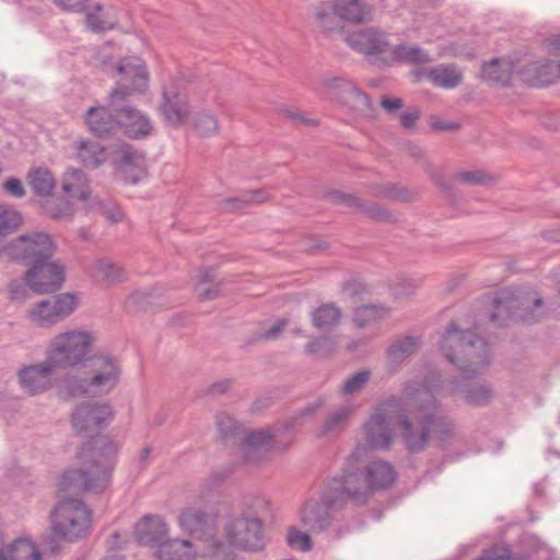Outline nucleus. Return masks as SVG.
I'll list each match as a JSON object with an SVG mask.
<instances>
[{
	"instance_id": "obj_46",
	"label": "nucleus",
	"mask_w": 560,
	"mask_h": 560,
	"mask_svg": "<svg viewBox=\"0 0 560 560\" xmlns=\"http://www.w3.org/2000/svg\"><path fill=\"white\" fill-rule=\"evenodd\" d=\"M375 197L389 198L400 202H411L416 199V194L406 187H398L394 184L377 185L374 187Z\"/></svg>"
},
{
	"instance_id": "obj_51",
	"label": "nucleus",
	"mask_w": 560,
	"mask_h": 560,
	"mask_svg": "<svg viewBox=\"0 0 560 560\" xmlns=\"http://www.w3.org/2000/svg\"><path fill=\"white\" fill-rule=\"evenodd\" d=\"M382 308H378L375 305L360 306L354 312L353 322L360 328L365 327L371 322L382 316Z\"/></svg>"
},
{
	"instance_id": "obj_8",
	"label": "nucleus",
	"mask_w": 560,
	"mask_h": 560,
	"mask_svg": "<svg viewBox=\"0 0 560 560\" xmlns=\"http://www.w3.org/2000/svg\"><path fill=\"white\" fill-rule=\"evenodd\" d=\"M545 315L542 298L536 292L504 288L493 298L490 320L502 324L515 318L526 324L540 320Z\"/></svg>"
},
{
	"instance_id": "obj_28",
	"label": "nucleus",
	"mask_w": 560,
	"mask_h": 560,
	"mask_svg": "<svg viewBox=\"0 0 560 560\" xmlns=\"http://www.w3.org/2000/svg\"><path fill=\"white\" fill-rule=\"evenodd\" d=\"M364 459H366V456ZM364 470L375 492L389 488L397 478V472L393 465L385 460H374L371 463L364 460Z\"/></svg>"
},
{
	"instance_id": "obj_17",
	"label": "nucleus",
	"mask_w": 560,
	"mask_h": 560,
	"mask_svg": "<svg viewBox=\"0 0 560 560\" xmlns=\"http://www.w3.org/2000/svg\"><path fill=\"white\" fill-rule=\"evenodd\" d=\"M331 203L340 205L355 210L359 213L378 222H395L396 217L388 209L375 201L364 200L358 196L334 190L328 194Z\"/></svg>"
},
{
	"instance_id": "obj_26",
	"label": "nucleus",
	"mask_w": 560,
	"mask_h": 560,
	"mask_svg": "<svg viewBox=\"0 0 560 560\" xmlns=\"http://www.w3.org/2000/svg\"><path fill=\"white\" fill-rule=\"evenodd\" d=\"M418 80L425 78L434 86L454 89L463 81V74L455 65H439L416 72Z\"/></svg>"
},
{
	"instance_id": "obj_22",
	"label": "nucleus",
	"mask_w": 560,
	"mask_h": 560,
	"mask_svg": "<svg viewBox=\"0 0 560 560\" xmlns=\"http://www.w3.org/2000/svg\"><path fill=\"white\" fill-rule=\"evenodd\" d=\"M329 511H335L324 501V492L320 502H307L301 512V523L310 533L317 534L326 530L331 525Z\"/></svg>"
},
{
	"instance_id": "obj_10",
	"label": "nucleus",
	"mask_w": 560,
	"mask_h": 560,
	"mask_svg": "<svg viewBox=\"0 0 560 560\" xmlns=\"http://www.w3.org/2000/svg\"><path fill=\"white\" fill-rule=\"evenodd\" d=\"M92 523V511L82 500L67 498L51 513V529L65 540L75 541L88 535Z\"/></svg>"
},
{
	"instance_id": "obj_25",
	"label": "nucleus",
	"mask_w": 560,
	"mask_h": 560,
	"mask_svg": "<svg viewBox=\"0 0 560 560\" xmlns=\"http://www.w3.org/2000/svg\"><path fill=\"white\" fill-rule=\"evenodd\" d=\"M167 525L161 516H144L135 528L137 540L142 545H160L167 536Z\"/></svg>"
},
{
	"instance_id": "obj_34",
	"label": "nucleus",
	"mask_w": 560,
	"mask_h": 560,
	"mask_svg": "<svg viewBox=\"0 0 560 560\" xmlns=\"http://www.w3.org/2000/svg\"><path fill=\"white\" fill-rule=\"evenodd\" d=\"M63 192L73 199L86 200L91 189L86 175L81 170H68L62 177Z\"/></svg>"
},
{
	"instance_id": "obj_60",
	"label": "nucleus",
	"mask_w": 560,
	"mask_h": 560,
	"mask_svg": "<svg viewBox=\"0 0 560 560\" xmlns=\"http://www.w3.org/2000/svg\"><path fill=\"white\" fill-rule=\"evenodd\" d=\"M420 116L421 112L418 108L406 110L400 115V126L405 129H412Z\"/></svg>"
},
{
	"instance_id": "obj_16",
	"label": "nucleus",
	"mask_w": 560,
	"mask_h": 560,
	"mask_svg": "<svg viewBox=\"0 0 560 560\" xmlns=\"http://www.w3.org/2000/svg\"><path fill=\"white\" fill-rule=\"evenodd\" d=\"M113 418L112 406L106 402L85 401L75 407L71 423L78 433L101 428Z\"/></svg>"
},
{
	"instance_id": "obj_36",
	"label": "nucleus",
	"mask_w": 560,
	"mask_h": 560,
	"mask_svg": "<svg viewBox=\"0 0 560 560\" xmlns=\"http://www.w3.org/2000/svg\"><path fill=\"white\" fill-rule=\"evenodd\" d=\"M337 11L345 21L362 23L371 19L372 10L362 0H338Z\"/></svg>"
},
{
	"instance_id": "obj_61",
	"label": "nucleus",
	"mask_w": 560,
	"mask_h": 560,
	"mask_svg": "<svg viewBox=\"0 0 560 560\" xmlns=\"http://www.w3.org/2000/svg\"><path fill=\"white\" fill-rule=\"evenodd\" d=\"M430 126L438 131H454L460 128V125L455 121H445L438 117L430 118Z\"/></svg>"
},
{
	"instance_id": "obj_63",
	"label": "nucleus",
	"mask_w": 560,
	"mask_h": 560,
	"mask_svg": "<svg viewBox=\"0 0 560 560\" xmlns=\"http://www.w3.org/2000/svg\"><path fill=\"white\" fill-rule=\"evenodd\" d=\"M25 289L19 280H11L8 284V295L11 301H19L25 298Z\"/></svg>"
},
{
	"instance_id": "obj_27",
	"label": "nucleus",
	"mask_w": 560,
	"mask_h": 560,
	"mask_svg": "<svg viewBox=\"0 0 560 560\" xmlns=\"http://www.w3.org/2000/svg\"><path fill=\"white\" fill-rule=\"evenodd\" d=\"M468 378L464 376L463 381H451L448 386L450 394H462L465 400L474 406L487 405L492 398V389L483 383H467Z\"/></svg>"
},
{
	"instance_id": "obj_15",
	"label": "nucleus",
	"mask_w": 560,
	"mask_h": 560,
	"mask_svg": "<svg viewBox=\"0 0 560 560\" xmlns=\"http://www.w3.org/2000/svg\"><path fill=\"white\" fill-rule=\"evenodd\" d=\"M116 71L120 79L113 91H120L124 96L132 97L147 89L149 74L144 62L140 58L126 57L121 59Z\"/></svg>"
},
{
	"instance_id": "obj_35",
	"label": "nucleus",
	"mask_w": 560,
	"mask_h": 560,
	"mask_svg": "<svg viewBox=\"0 0 560 560\" xmlns=\"http://www.w3.org/2000/svg\"><path fill=\"white\" fill-rule=\"evenodd\" d=\"M339 103L347 106L358 116L364 118L374 117L375 108L369 95L357 88L354 84L351 85L346 95H342V100Z\"/></svg>"
},
{
	"instance_id": "obj_64",
	"label": "nucleus",
	"mask_w": 560,
	"mask_h": 560,
	"mask_svg": "<svg viewBox=\"0 0 560 560\" xmlns=\"http://www.w3.org/2000/svg\"><path fill=\"white\" fill-rule=\"evenodd\" d=\"M380 104L388 114H395L398 109L404 107L402 100L398 97L390 98L383 96Z\"/></svg>"
},
{
	"instance_id": "obj_47",
	"label": "nucleus",
	"mask_w": 560,
	"mask_h": 560,
	"mask_svg": "<svg viewBox=\"0 0 560 560\" xmlns=\"http://www.w3.org/2000/svg\"><path fill=\"white\" fill-rule=\"evenodd\" d=\"M337 347V340L334 336H318L313 337L305 346L304 351L308 355L322 354L329 355L331 354Z\"/></svg>"
},
{
	"instance_id": "obj_57",
	"label": "nucleus",
	"mask_w": 560,
	"mask_h": 560,
	"mask_svg": "<svg viewBox=\"0 0 560 560\" xmlns=\"http://www.w3.org/2000/svg\"><path fill=\"white\" fill-rule=\"evenodd\" d=\"M98 211L113 223H117L122 220V212L116 205L105 203L102 201L98 203Z\"/></svg>"
},
{
	"instance_id": "obj_29",
	"label": "nucleus",
	"mask_w": 560,
	"mask_h": 560,
	"mask_svg": "<svg viewBox=\"0 0 560 560\" xmlns=\"http://www.w3.org/2000/svg\"><path fill=\"white\" fill-rule=\"evenodd\" d=\"M197 552L189 540L172 539L160 544L155 555L159 560H194Z\"/></svg>"
},
{
	"instance_id": "obj_4",
	"label": "nucleus",
	"mask_w": 560,
	"mask_h": 560,
	"mask_svg": "<svg viewBox=\"0 0 560 560\" xmlns=\"http://www.w3.org/2000/svg\"><path fill=\"white\" fill-rule=\"evenodd\" d=\"M322 406L320 401L311 404L300 413L289 420L280 429L272 432L259 430L245 436V429L226 413L217 415V430L223 441H241L244 460L248 464H256L270 447L284 448L292 442V430L301 424L304 417L311 416Z\"/></svg>"
},
{
	"instance_id": "obj_55",
	"label": "nucleus",
	"mask_w": 560,
	"mask_h": 560,
	"mask_svg": "<svg viewBox=\"0 0 560 560\" xmlns=\"http://www.w3.org/2000/svg\"><path fill=\"white\" fill-rule=\"evenodd\" d=\"M222 288H223V281H219L211 285L207 284L205 287H200L196 291H197L199 300L210 301V300H214L221 295Z\"/></svg>"
},
{
	"instance_id": "obj_52",
	"label": "nucleus",
	"mask_w": 560,
	"mask_h": 560,
	"mask_svg": "<svg viewBox=\"0 0 560 560\" xmlns=\"http://www.w3.org/2000/svg\"><path fill=\"white\" fill-rule=\"evenodd\" d=\"M103 8L101 4H96L92 12H88L85 16V22L88 27L92 32H104L113 28V23L106 21L102 16Z\"/></svg>"
},
{
	"instance_id": "obj_31",
	"label": "nucleus",
	"mask_w": 560,
	"mask_h": 560,
	"mask_svg": "<svg viewBox=\"0 0 560 560\" xmlns=\"http://www.w3.org/2000/svg\"><path fill=\"white\" fill-rule=\"evenodd\" d=\"M0 560H42V555L32 540L18 538L0 547Z\"/></svg>"
},
{
	"instance_id": "obj_50",
	"label": "nucleus",
	"mask_w": 560,
	"mask_h": 560,
	"mask_svg": "<svg viewBox=\"0 0 560 560\" xmlns=\"http://www.w3.org/2000/svg\"><path fill=\"white\" fill-rule=\"evenodd\" d=\"M455 177L468 185H489L494 182V177L482 170L463 171Z\"/></svg>"
},
{
	"instance_id": "obj_59",
	"label": "nucleus",
	"mask_w": 560,
	"mask_h": 560,
	"mask_svg": "<svg viewBox=\"0 0 560 560\" xmlns=\"http://www.w3.org/2000/svg\"><path fill=\"white\" fill-rule=\"evenodd\" d=\"M65 11L81 13L86 9L88 0H54Z\"/></svg>"
},
{
	"instance_id": "obj_48",
	"label": "nucleus",
	"mask_w": 560,
	"mask_h": 560,
	"mask_svg": "<svg viewBox=\"0 0 560 560\" xmlns=\"http://www.w3.org/2000/svg\"><path fill=\"white\" fill-rule=\"evenodd\" d=\"M352 84L353 83L346 78L331 77L322 80L320 89L324 93L340 102L342 100V95H346Z\"/></svg>"
},
{
	"instance_id": "obj_11",
	"label": "nucleus",
	"mask_w": 560,
	"mask_h": 560,
	"mask_svg": "<svg viewBox=\"0 0 560 560\" xmlns=\"http://www.w3.org/2000/svg\"><path fill=\"white\" fill-rule=\"evenodd\" d=\"M178 523L184 532L205 541V556L214 560L225 559L226 547L214 537L213 522L206 512L195 508L185 509L178 516Z\"/></svg>"
},
{
	"instance_id": "obj_39",
	"label": "nucleus",
	"mask_w": 560,
	"mask_h": 560,
	"mask_svg": "<svg viewBox=\"0 0 560 560\" xmlns=\"http://www.w3.org/2000/svg\"><path fill=\"white\" fill-rule=\"evenodd\" d=\"M77 149L78 159L88 168H96L106 161V151L98 142L80 141Z\"/></svg>"
},
{
	"instance_id": "obj_38",
	"label": "nucleus",
	"mask_w": 560,
	"mask_h": 560,
	"mask_svg": "<svg viewBox=\"0 0 560 560\" xmlns=\"http://www.w3.org/2000/svg\"><path fill=\"white\" fill-rule=\"evenodd\" d=\"M512 63L508 60L492 59L482 67V78L493 84L506 85L512 75Z\"/></svg>"
},
{
	"instance_id": "obj_54",
	"label": "nucleus",
	"mask_w": 560,
	"mask_h": 560,
	"mask_svg": "<svg viewBox=\"0 0 560 560\" xmlns=\"http://www.w3.org/2000/svg\"><path fill=\"white\" fill-rule=\"evenodd\" d=\"M288 326L287 319H280L275 323L269 329L266 331L258 334L254 337L253 341L258 340H273L280 337L284 328Z\"/></svg>"
},
{
	"instance_id": "obj_23",
	"label": "nucleus",
	"mask_w": 560,
	"mask_h": 560,
	"mask_svg": "<svg viewBox=\"0 0 560 560\" xmlns=\"http://www.w3.org/2000/svg\"><path fill=\"white\" fill-rule=\"evenodd\" d=\"M85 124L89 130L97 136L104 137L114 133L119 129V120L116 113L107 105L93 106L86 110Z\"/></svg>"
},
{
	"instance_id": "obj_3",
	"label": "nucleus",
	"mask_w": 560,
	"mask_h": 560,
	"mask_svg": "<svg viewBox=\"0 0 560 560\" xmlns=\"http://www.w3.org/2000/svg\"><path fill=\"white\" fill-rule=\"evenodd\" d=\"M117 446L106 436L86 442L79 453L85 468L68 469L61 476L60 491L103 492L110 482Z\"/></svg>"
},
{
	"instance_id": "obj_32",
	"label": "nucleus",
	"mask_w": 560,
	"mask_h": 560,
	"mask_svg": "<svg viewBox=\"0 0 560 560\" xmlns=\"http://www.w3.org/2000/svg\"><path fill=\"white\" fill-rule=\"evenodd\" d=\"M341 310L335 303H323L311 313L312 325L324 332L334 330L341 320Z\"/></svg>"
},
{
	"instance_id": "obj_13",
	"label": "nucleus",
	"mask_w": 560,
	"mask_h": 560,
	"mask_svg": "<svg viewBox=\"0 0 560 560\" xmlns=\"http://www.w3.org/2000/svg\"><path fill=\"white\" fill-rule=\"evenodd\" d=\"M109 106L117 114L119 128L130 138H143L152 131L150 119L131 104V97L124 96L120 91H112Z\"/></svg>"
},
{
	"instance_id": "obj_40",
	"label": "nucleus",
	"mask_w": 560,
	"mask_h": 560,
	"mask_svg": "<svg viewBox=\"0 0 560 560\" xmlns=\"http://www.w3.org/2000/svg\"><path fill=\"white\" fill-rule=\"evenodd\" d=\"M94 271L96 277L110 284L124 282L128 279V272L120 265L107 258L95 261Z\"/></svg>"
},
{
	"instance_id": "obj_53",
	"label": "nucleus",
	"mask_w": 560,
	"mask_h": 560,
	"mask_svg": "<svg viewBox=\"0 0 560 560\" xmlns=\"http://www.w3.org/2000/svg\"><path fill=\"white\" fill-rule=\"evenodd\" d=\"M287 542L293 549L308 551L312 549V541L306 533H302L294 527H290L287 535Z\"/></svg>"
},
{
	"instance_id": "obj_12",
	"label": "nucleus",
	"mask_w": 560,
	"mask_h": 560,
	"mask_svg": "<svg viewBox=\"0 0 560 560\" xmlns=\"http://www.w3.org/2000/svg\"><path fill=\"white\" fill-rule=\"evenodd\" d=\"M78 301L74 294L60 293L50 299L36 303L28 311V319L38 327H51L68 316L77 308Z\"/></svg>"
},
{
	"instance_id": "obj_2",
	"label": "nucleus",
	"mask_w": 560,
	"mask_h": 560,
	"mask_svg": "<svg viewBox=\"0 0 560 560\" xmlns=\"http://www.w3.org/2000/svg\"><path fill=\"white\" fill-rule=\"evenodd\" d=\"M57 248L49 233L34 230L10 241L0 240V260L26 267L23 280L33 292L54 293L65 281V267L54 259Z\"/></svg>"
},
{
	"instance_id": "obj_43",
	"label": "nucleus",
	"mask_w": 560,
	"mask_h": 560,
	"mask_svg": "<svg viewBox=\"0 0 560 560\" xmlns=\"http://www.w3.org/2000/svg\"><path fill=\"white\" fill-rule=\"evenodd\" d=\"M44 212L51 219H71L74 214V208L70 201L65 198H50L43 203Z\"/></svg>"
},
{
	"instance_id": "obj_20",
	"label": "nucleus",
	"mask_w": 560,
	"mask_h": 560,
	"mask_svg": "<svg viewBox=\"0 0 560 560\" xmlns=\"http://www.w3.org/2000/svg\"><path fill=\"white\" fill-rule=\"evenodd\" d=\"M118 172L126 183L137 184L147 176L143 153L129 144L121 145L116 152Z\"/></svg>"
},
{
	"instance_id": "obj_21",
	"label": "nucleus",
	"mask_w": 560,
	"mask_h": 560,
	"mask_svg": "<svg viewBox=\"0 0 560 560\" xmlns=\"http://www.w3.org/2000/svg\"><path fill=\"white\" fill-rule=\"evenodd\" d=\"M160 108L165 121L175 128L180 127L190 113L187 94L174 89L163 91Z\"/></svg>"
},
{
	"instance_id": "obj_19",
	"label": "nucleus",
	"mask_w": 560,
	"mask_h": 560,
	"mask_svg": "<svg viewBox=\"0 0 560 560\" xmlns=\"http://www.w3.org/2000/svg\"><path fill=\"white\" fill-rule=\"evenodd\" d=\"M345 42L354 50L368 56H382L390 50L384 33L366 28L348 34Z\"/></svg>"
},
{
	"instance_id": "obj_41",
	"label": "nucleus",
	"mask_w": 560,
	"mask_h": 560,
	"mask_svg": "<svg viewBox=\"0 0 560 560\" xmlns=\"http://www.w3.org/2000/svg\"><path fill=\"white\" fill-rule=\"evenodd\" d=\"M315 20L318 27L325 33H334L342 28V16L336 5L323 4L316 9Z\"/></svg>"
},
{
	"instance_id": "obj_58",
	"label": "nucleus",
	"mask_w": 560,
	"mask_h": 560,
	"mask_svg": "<svg viewBox=\"0 0 560 560\" xmlns=\"http://www.w3.org/2000/svg\"><path fill=\"white\" fill-rule=\"evenodd\" d=\"M3 190L12 197L22 198L26 195V190L19 178L11 177L3 183Z\"/></svg>"
},
{
	"instance_id": "obj_18",
	"label": "nucleus",
	"mask_w": 560,
	"mask_h": 560,
	"mask_svg": "<svg viewBox=\"0 0 560 560\" xmlns=\"http://www.w3.org/2000/svg\"><path fill=\"white\" fill-rule=\"evenodd\" d=\"M58 368L54 362H49V357L34 365L22 369L19 378L22 387L31 395H36L48 390L52 386V376Z\"/></svg>"
},
{
	"instance_id": "obj_9",
	"label": "nucleus",
	"mask_w": 560,
	"mask_h": 560,
	"mask_svg": "<svg viewBox=\"0 0 560 560\" xmlns=\"http://www.w3.org/2000/svg\"><path fill=\"white\" fill-rule=\"evenodd\" d=\"M94 341L93 332L88 330L60 332L50 340L47 348L49 362H54L58 369L83 366L91 358Z\"/></svg>"
},
{
	"instance_id": "obj_1",
	"label": "nucleus",
	"mask_w": 560,
	"mask_h": 560,
	"mask_svg": "<svg viewBox=\"0 0 560 560\" xmlns=\"http://www.w3.org/2000/svg\"><path fill=\"white\" fill-rule=\"evenodd\" d=\"M404 406L412 412L413 418L406 413L397 417V425L405 448L411 454L423 452L430 443L445 447L455 438V424L441 410L439 400L430 388L416 382L404 387L402 399L390 397L378 405L374 413L364 424V440L370 448L387 450L393 444L389 413Z\"/></svg>"
},
{
	"instance_id": "obj_33",
	"label": "nucleus",
	"mask_w": 560,
	"mask_h": 560,
	"mask_svg": "<svg viewBox=\"0 0 560 560\" xmlns=\"http://www.w3.org/2000/svg\"><path fill=\"white\" fill-rule=\"evenodd\" d=\"M420 338L416 336H402L395 339L386 350L387 361L390 365H399L407 358L417 352Z\"/></svg>"
},
{
	"instance_id": "obj_7",
	"label": "nucleus",
	"mask_w": 560,
	"mask_h": 560,
	"mask_svg": "<svg viewBox=\"0 0 560 560\" xmlns=\"http://www.w3.org/2000/svg\"><path fill=\"white\" fill-rule=\"evenodd\" d=\"M120 366L112 357L103 355L91 365V376L67 374L62 380L61 394L67 397L103 396L109 394L119 383Z\"/></svg>"
},
{
	"instance_id": "obj_62",
	"label": "nucleus",
	"mask_w": 560,
	"mask_h": 560,
	"mask_svg": "<svg viewBox=\"0 0 560 560\" xmlns=\"http://www.w3.org/2000/svg\"><path fill=\"white\" fill-rule=\"evenodd\" d=\"M247 205V198L245 197V192H243L238 197L224 200L222 207L225 211H238Z\"/></svg>"
},
{
	"instance_id": "obj_45",
	"label": "nucleus",
	"mask_w": 560,
	"mask_h": 560,
	"mask_svg": "<svg viewBox=\"0 0 560 560\" xmlns=\"http://www.w3.org/2000/svg\"><path fill=\"white\" fill-rule=\"evenodd\" d=\"M395 59L409 63H427L430 61L429 54L418 46L398 45L392 50Z\"/></svg>"
},
{
	"instance_id": "obj_56",
	"label": "nucleus",
	"mask_w": 560,
	"mask_h": 560,
	"mask_svg": "<svg viewBox=\"0 0 560 560\" xmlns=\"http://www.w3.org/2000/svg\"><path fill=\"white\" fill-rule=\"evenodd\" d=\"M283 114L287 118H289L292 122L296 125H304L310 127H315L318 125V121L313 118L305 117L302 112L293 108H285Z\"/></svg>"
},
{
	"instance_id": "obj_14",
	"label": "nucleus",
	"mask_w": 560,
	"mask_h": 560,
	"mask_svg": "<svg viewBox=\"0 0 560 560\" xmlns=\"http://www.w3.org/2000/svg\"><path fill=\"white\" fill-rule=\"evenodd\" d=\"M231 546L257 551L264 547L262 523L257 516H242L232 520L225 526Z\"/></svg>"
},
{
	"instance_id": "obj_42",
	"label": "nucleus",
	"mask_w": 560,
	"mask_h": 560,
	"mask_svg": "<svg viewBox=\"0 0 560 560\" xmlns=\"http://www.w3.org/2000/svg\"><path fill=\"white\" fill-rule=\"evenodd\" d=\"M192 127L201 137H214L219 133V119L210 110H200L192 116Z\"/></svg>"
},
{
	"instance_id": "obj_24",
	"label": "nucleus",
	"mask_w": 560,
	"mask_h": 560,
	"mask_svg": "<svg viewBox=\"0 0 560 560\" xmlns=\"http://www.w3.org/2000/svg\"><path fill=\"white\" fill-rule=\"evenodd\" d=\"M521 72L523 79L532 85H549L560 79V61L529 62L523 67Z\"/></svg>"
},
{
	"instance_id": "obj_49",
	"label": "nucleus",
	"mask_w": 560,
	"mask_h": 560,
	"mask_svg": "<svg viewBox=\"0 0 560 560\" xmlns=\"http://www.w3.org/2000/svg\"><path fill=\"white\" fill-rule=\"evenodd\" d=\"M370 377H371L370 371L363 370V371L357 372L355 374H353L352 376L348 377L345 381V383L341 387V393L343 395L358 394L368 384Z\"/></svg>"
},
{
	"instance_id": "obj_44",
	"label": "nucleus",
	"mask_w": 560,
	"mask_h": 560,
	"mask_svg": "<svg viewBox=\"0 0 560 560\" xmlns=\"http://www.w3.org/2000/svg\"><path fill=\"white\" fill-rule=\"evenodd\" d=\"M23 224V215L18 210L0 205V235L4 236L18 231Z\"/></svg>"
},
{
	"instance_id": "obj_5",
	"label": "nucleus",
	"mask_w": 560,
	"mask_h": 560,
	"mask_svg": "<svg viewBox=\"0 0 560 560\" xmlns=\"http://www.w3.org/2000/svg\"><path fill=\"white\" fill-rule=\"evenodd\" d=\"M366 455V446H357L348 456L341 472L328 481L324 501L334 510H342L348 503L363 506L375 493L364 470Z\"/></svg>"
},
{
	"instance_id": "obj_30",
	"label": "nucleus",
	"mask_w": 560,
	"mask_h": 560,
	"mask_svg": "<svg viewBox=\"0 0 560 560\" xmlns=\"http://www.w3.org/2000/svg\"><path fill=\"white\" fill-rule=\"evenodd\" d=\"M353 410L354 409L351 406H340L331 410L318 427L316 435L318 438L338 435L347 427Z\"/></svg>"
},
{
	"instance_id": "obj_37",
	"label": "nucleus",
	"mask_w": 560,
	"mask_h": 560,
	"mask_svg": "<svg viewBox=\"0 0 560 560\" xmlns=\"http://www.w3.org/2000/svg\"><path fill=\"white\" fill-rule=\"evenodd\" d=\"M28 185L36 196L49 197L56 188V179L47 168H36L30 171L27 175Z\"/></svg>"
},
{
	"instance_id": "obj_6",
	"label": "nucleus",
	"mask_w": 560,
	"mask_h": 560,
	"mask_svg": "<svg viewBox=\"0 0 560 560\" xmlns=\"http://www.w3.org/2000/svg\"><path fill=\"white\" fill-rule=\"evenodd\" d=\"M441 351L465 377L479 374L491 362L488 342L469 329H459L454 322L450 323L442 336Z\"/></svg>"
}]
</instances>
